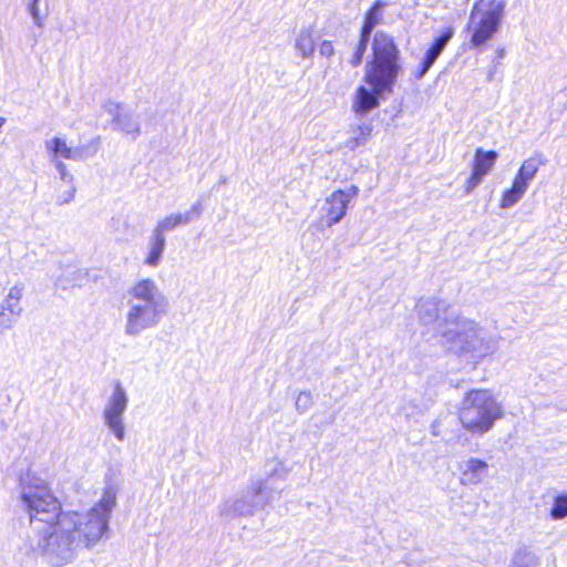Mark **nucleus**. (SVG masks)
<instances>
[{"label":"nucleus","instance_id":"nucleus-9","mask_svg":"<svg viewBox=\"0 0 567 567\" xmlns=\"http://www.w3.org/2000/svg\"><path fill=\"white\" fill-rule=\"evenodd\" d=\"M454 33L455 30L453 27H446L442 33L431 42L414 72V78L416 80L422 79L429 72L446 48L447 43L454 37Z\"/></svg>","mask_w":567,"mask_h":567},{"label":"nucleus","instance_id":"nucleus-25","mask_svg":"<svg viewBox=\"0 0 567 567\" xmlns=\"http://www.w3.org/2000/svg\"><path fill=\"white\" fill-rule=\"evenodd\" d=\"M319 52L326 58H330L334 54L333 42L330 40H323L319 45Z\"/></svg>","mask_w":567,"mask_h":567},{"label":"nucleus","instance_id":"nucleus-7","mask_svg":"<svg viewBox=\"0 0 567 567\" xmlns=\"http://www.w3.org/2000/svg\"><path fill=\"white\" fill-rule=\"evenodd\" d=\"M497 157L496 151H484L483 148L475 151L472 172L464 183L466 193H471L482 182L483 177L492 172Z\"/></svg>","mask_w":567,"mask_h":567},{"label":"nucleus","instance_id":"nucleus-13","mask_svg":"<svg viewBox=\"0 0 567 567\" xmlns=\"http://www.w3.org/2000/svg\"><path fill=\"white\" fill-rule=\"evenodd\" d=\"M155 291L156 287L153 280L151 279H142L137 281L131 289L130 293L133 298L143 300L146 303V308H152L153 313L155 312Z\"/></svg>","mask_w":567,"mask_h":567},{"label":"nucleus","instance_id":"nucleus-26","mask_svg":"<svg viewBox=\"0 0 567 567\" xmlns=\"http://www.w3.org/2000/svg\"><path fill=\"white\" fill-rule=\"evenodd\" d=\"M54 161H55V167H56V169L59 171V173H60V175H61V178H62V179H69V181H71V179H72V177H71V175L68 173L65 164H63L60 159H54Z\"/></svg>","mask_w":567,"mask_h":567},{"label":"nucleus","instance_id":"nucleus-16","mask_svg":"<svg viewBox=\"0 0 567 567\" xmlns=\"http://www.w3.org/2000/svg\"><path fill=\"white\" fill-rule=\"evenodd\" d=\"M528 185L514 177L509 188L502 193L499 207L508 208L515 205L525 194Z\"/></svg>","mask_w":567,"mask_h":567},{"label":"nucleus","instance_id":"nucleus-24","mask_svg":"<svg viewBox=\"0 0 567 567\" xmlns=\"http://www.w3.org/2000/svg\"><path fill=\"white\" fill-rule=\"evenodd\" d=\"M13 317L6 308H0V332L11 327Z\"/></svg>","mask_w":567,"mask_h":567},{"label":"nucleus","instance_id":"nucleus-20","mask_svg":"<svg viewBox=\"0 0 567 567\" xmlns=\"http://www.w3.org/2000/svg\"><path fill=\"white\" fill-rule=\"evenodd\" d=\"M21 298H22V289L18 286H14L9 290L7 297L3 301V305L1 307L6 308V310H8L11 316H19L21 312V307H20Z\"/></svg>","mask_w":567,"mask_h":567},{"label":"nucleus","instance_id":"nucleus-14","mask_svg":"<svg viewBox=\"0 0 567 567\" xmlns=\"http://www.w3.org/2000/svg\"><path fill=\"white\" fill-rule=\"evenodd\" d=\"M488 464L480 458H471L466 468L462 473V483L463 484H477L482 481L483 475L487 471Z\"/></svg>","mask_w":567,"mask_h":567},{"label":"nucleus","instance_id":"nucleus-4","mask_svg":"<svg viewBox=\"0 0 567 567\" xmlns=\"http://www.w3.org/2000/svg\"><path fill=\"white\" fill-rule=\"evenodd\" d=\"M21 501L31 523L42 524L50 532V537L58 534L60 525L71 517L63 512L61 502L47 484L30 485L22 493Z\"/></svg>","mask_w":567,"mask_h":567},{"label":"nucleus","instance_id":"nucleus-12","mask_svg":"<svg viewBox=\"0 0 567 567\" xmlns=\"http://www.w3.org/2000/svg\"><path fill=\"white\" fill-rule=\"evenodd\" d=\"M478 327L474 322H470L460 332L454 333L450 340L454 343H460L458 351L461 353H471L483 346V340L478 338Z\"/></svg>","mask_w":567,"mask_h":567},{"label":"nucleus","instance_id":"nucleus-18","mask_svg":"<svg viewBox=\"0 0 567 567\" xmlns=\"http://www.w3.org/2000/svg\"><path fill=\"white\" fill-rule=\"evenodd\" d=\"M189 221L188 214H174L162 219L155 227L154 233L164 235L165 231L172 230L179 225L187 224Z\"/></svg>","mask_w":567,"mask_h":567},{"label":"nucleus","instance_id":"nucleus-22","mask_svg":"<svg viewBox=\"0 0 567 567\" xmlns=\"http://www.w3.org/2000/svg\"><path fill=\"white\" fill-rule=\"evenodd\" d=\"M553 519H563L567 517V493L555 496L553 506L549 511Z\"/></svg>","mask_w":567,"mask_h":567},{"label":"nucleus","instance_id":"nucleus-2","mask_svg":"<svg viewBox=\"0 0 567 567\" xmlns=\"http://www.w3.org/2000/svg\"><path fill=\"white\" fill-rule=\"evenodd\" d=\"M114 505L115 496L106 492L86 514L66 513L71 517L65 519L58 529V545L71 549L96 544L107 529V517Z\"/></svg>","mask_w":567,"mask_h":567},{"label":"nucleus","instance_id":"nucleus-1","mask_svg":"<svg viewBox=\"0 0 567 567\" xmlns=\"http://www.w3.org/2000/svg\"><path fill=\"white\" fill-rule=\"evenodd\" d=\"M403 72L401 50L395 39L384 31H378L371 42V55L364 66L363 81L370 86L355 90L353 110L362 114L379 105V96L392 93Z\"/></svg>","mask_w":567,"mask_h":567},{"label":"nucleus","instance_id":"nucleus-17","mask_svg":"<svg viewBox=\"0 0 567 567\" xmlns=\"http://www.w3.org/2000/svg\"><path fill=\"white\" fill-rule=\"evenodd\" d=\"M45 147L53 159H72L75 158L76 155V152L68 146L64 140L58 136L48 141Z\"/></svg>","mask_w":567,"mask_h":567},{"label":"nucleus","instance_id":"nucleus-27","mask_svg":"<svg viewBox=\"0 0 567 567\" xmlns=\"http://www.w3.org/2000/svg\"><path fill=\"white\" fill-rule=\"evenodd\" d=\"M74 188L73 187H70V190L68 192V196L63 197V196H58L56 198V202L59 204H63V203H66L69 202L71 198H73L74 196Z\"/></svg>","mask_w":567,"mask_h":567},{"label":"nucleus","instance_id":"nucleus-8","mask_svg":"<svg viewBox=\"0 0 567 567\" xmlns=\"http://www.w3.org/2000/svg\"><path fill=\"white\" fill-rule=\"evenodd\" d=\"M127 399L122 386L116 383L113 395L109 402V406L104 411L106 424L114 431L118 440L124 439V426L122 423V414L126 408Z\"/></svg>","mask_w":567,"mask_h":567},{"label":"nucleus","instance_id":"nucleus-15","mask_svg":"<svg viewBox=\"0 0 567 567\" xmlns=\"http://www.w3.org/2000/svg\"><path fill=\"white\" fill-rule=\"evenodd\" d=\"M543 164L544 159L542 155L528 157L522 163L520 167L518 168L515 175V178L528 185Z\"/></svg>","mask_w":567,"mask_h":567},{"label":"nucleus","instance_id":"nucleus-21","mask_svg":"<svg viewBox=\"0 0 567 567\" xmlns=\"http://www.w3.org/2000/svg\"><path fill=\"white\" fill-rule=\"evenodd\" d=\"M371 134L372 126L370 124L358 125L353 130V135L347 141L348 147L354 150L355 147L365 144Z\"/></svg>","mask_w":567,"mask_h":567},{"label":"nucleus","instance_id":"nucleus-10","mask_svg":"<svg viewBox=\"0 0 567 567\" xmlns=\"http://www.w3.org/2000/svg\"><path fill=\"white\" fill-rule=\"evenodd\" d=\"M358 195V187L351 186L348 192L337 189L327 198L328 208L326 212V224L332 226L339 223L347 213L351 198Z\"/></svg>","mask_w":567,"mask_h":567},{"label":"nucleus","instance_id":"nucleus-6","mask_svg":"<svg viewBox=\"0 0 567 567\" xmlns=\"http://www.w3.org/2000/svg\"><path fill=\"white\" fill-rule=\"evenodd\" d=\"M384 7L385 2L382 0H375L364 12L363 21L359 30V39L350 58L351 66L358 68L362 63L371 33L382 21V10Z\"/></svg>","mask_w":567,"mask_h":567},{"label":"nucleus","instance_id":"nucleus-3","mask_svg":"<svg viewBox=\"0 0 567 567\" xmlns=\"http://www.w3.org/2000/svg\"><path fill=\"white\" fill-rule=\"evenodd\" d=\"M456 416L465 432L483 435L504 416V410L491 390L471 389L464 393Z\"/></svg>","mask_w":567,"mask_h":567},{"label":"nucleus","instance_id":"nucleus-11","mask_svg":"<svg viewBox=\"0 0 567 567\" xmlns=\"http://www.w3.org/2000/svg\"><path fill=\"white\" fill-rule=\"evenodd\" d=\"M156 322L153 309L134 306L127 313L126 333L136 334Z\"/></svg>","mask_w":567,"mask_h":567},{"label":"nucleus","instance_id":"nucleus-19","mask_svg":"<svg viewBox=\"0 0 567 567\" xmlns=\"http://www.w3.org/2000/svg\"><path fill=\"white\" fill-rule=\"evenodd\" d=\"M165 246V237L161 234H153L151 249L145 258V264L156 266L162 257Z\"/></svg>","mask_w":567,"mask_h":567},{"label":"nucleus","instance_id":"nucleus-5","mask_svg":"<svg viewBox=\"0 0 567 567\" xmlns=\"http://www.w3.org/2000/svg\"><path fill=\"white\" fill-rule=\"evenodd\" d=\"M505 4L501 0H477L470 13L464 31L471 48H482L498 32Z\"/></svg>","mask_w":567,"mask_h":567},{"label":"nucleus","instance_id":"nucleus-23","mask_svg":"<svg viewBox=\"0 0 567 567\" xmlns=\"http://www.w3.org/2000/svg\"><path fill=\"white\" fill-rule=\"evenodd\" d=\"M296 47L303 58L310 56L315 51V40L311 32H302L297 39Z\"/></svg>","mask_w":567,"mask_h":567}]
</instances>
